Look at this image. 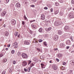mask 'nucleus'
Here are the masks:
<instances>
[{
	"instance_id": "nucleus-1",
	"label": "nucleus",
	"mask_w": 74,
	"mask_h": 74,
	"mask_svg": "<svg viewBox=\"0 0 74 74\" xmlns=\"http://www.w3.org/2000/svg\"><path fill=\"white\" fill-rule=\"evenodd\" d=\"M62 24V22L60 21H57L55 22L54 25L55 26H59Z\"/></svg>"
},
{
	"instance_id": "nucleus-2",
	"label": "nucleus",
	"mask_w": 74,
	"mask_h": 74,
	"mask_svg": "<svg viewBox=\"0 0 74 74\" xmlns=\"http://www.w3.org/2000/svg\"><path fill=\"white\" fill-rule=\"evenodd\" d=\"M22 56L23 59H27L28 57L27 55L25 53H23L22 54Z\"/></svg>"
},
{
	"instance_id": "nucleus-3",
	"label": "nucleus",
	"mask_w": 74,
	"mask_h": 74,
	"mask_svg": "<svg viewBox=\"0 0 74 74\" xmlns=\"http://www.w3.org/2000/svg\"><path fill=\"white\" fill-rule=\"evenodd\" d=\"M69 29L70 27L69 26H65L64 28V30H65V32H68L69 30Z\"/></svg>"
},
{
	"instance_id": "nucleus-4",
	"label": "nucleus",
	"mask_w": 74,
	"mask_h": 74,
	"mask_svg": "<svg viewBox=\"0 0 74 74\" xmlns=\"http://www.w3.org/2000/svg\"><path fill=\"white\" fill-rule=\"evenodd\" d=\"M11 23L13 25H15L16 23V21L14 19L12 20L11 21Z\"/></svg>"
},
{
	"instance_id": "nucleus-5",
	"label": "nucleus",
	"mask_w": 74,
	"mask_h": 74,
	"mask_svg": "<svg viewBox=\"0 0 74 74\" xmlns=\"http://www.w3.org/2000/svg\"><path fill=\"white\" fill-rule=\"evenodd\" d=\"M69 17L71 18H74V15H73V13L72 12H71L70 13Z\"/></svg>"
},
{
	"instance_id": "nucleus-6",
	"label": "nucleus",
	"mask_w": 74,
	"mask_h": 74,
	"mask_svg": "<svg viewBox=\"0 0 74 74\" xmlns=\"http://www.w3.org/2000/svg\"><path fill=\"white\" fill-rule=\"evenodd\" d=\"M31 26L33 30H35L36 29V25H34L32 24L31 25Z\"/></svg>"
},
{
	"instance_id": "nucleus-7",
	"label": "nucleus",
	"mask_w": 74,
	"mask_h": 74,
	"mask_svg": "<svg viewBox=\"0 0 74 74\" xmlns=\"http://www.w3.org/2000/svg\"><path fill=\"white\" fill-rule=\"evenodd\" d=\"M41 18L42 20H45V17L44 14H42L41 15Z\"/></svg>"
},
{
	"instance_id": "nucleus-8",
	"label": "nucleus",
	"mask_w": 74,
	"mask_h": 74,
	"mask_svg": "<svg viewBox=\"0 0 74 74\" xmlns=\"http://www.w3.org/2000/svg\"><path fill=\"white\" fill-rule=\"evenodd\" d=\"M54 38L55 40H58V36L56 34L54 36Z\"/></svg>"
},
{
	"instance_id": "nucleus-9",
	"label": "nucleus",
	"mask_w": 74,
	"mask_h": 74,
	"mask_svg": "<svg viewBox=\"0 0 74 74\" xmlns=\"http://www.w3.org/2000/svg\"><path fill=\"white\" fill-rule=\"evenodd\" d=\"M63 14H64V11L61 10L60 12V16H62L63 15Z\"/></svg>"
},
{
	"instance_id": "nucleus-10",
	"label": "nucleus",
	"mask_w": 74,
	"mask_h": 74,
	"mask_svg": "<svg viewBox=\"0 0 74 74\" xmlns=\"http://www.w3.org/2000/svg\"><path fill=\"white\" fill-rule=\"evenodd\" d=\"M27 63L26 62H22L23 66H26L27 65Z\"/></svg>"
},
{
	"instance_id": "nucleus-11",
	"label": "nucleus",
	"mask_w": 74,
	"mask_h": 74,
	"mask_svg": "<svg viewBox=\"0 0 74 74\" xmlns=\"http://www.w3.org/2000/svg\"><path fill=\"white\" fill-rule=\"evenodd\" d=\"M15 6L16 7H20L21 6V5L19 4V3H18L16 4Z\"/></svg>"
},
{
	"instance_id": "nucleus-12",
	"label": "nucleus",
	"mask_w": 74,
	"mask_h": 74,
	"mask_svg": "<svg viewBox=\"0 0 74 74\" xmlns=\"http://www.w3.org/2000/svg\"><path fill=\"white\" fill-rule=\"evenodd\" d=\"M24 44L25 45H29L30 44V42L28 41H25L24 42Z\"/></svg>"
},
{
	"instance_id": "nucleus-13",
	"label": "nucleus",
	"mask_w": 74,
	"mask_h": 74,
	"mask_svg": "<svg viewBox=\"0 0 74 74\" xmlns=\"http://www.w3.org/2000/svg\"><path fill=\"white\" fill-rule=\"evenodd\" d=\"M53 69H54L55 70H57V69H58V67L55 66V65H53Z\"/></svg>"
},
{
	"instance_id": "nucleus-14",
	"label": "nucleus",
	"mask_w": 74,
	"mask_h": 74,
	"mask_svg": "<svg viewBox=\"0 0 74 74\" xmlns=\"http://www.w3.org/2000/svg\"><path fill=\"white\" fill-rule=\"evenodd\" d=\"M14 70V68H13V67H11L10 68L9 70V73H12V70Z\"/></svg>"
},
{
	"instance_id": "nucleus-15",
	"label": "nucleus",
	"mask_w": 74,
	"mask_h": 74,
	"mask_svg": "<svg viewBox=\"0 0 74 74\" xmlns=\"http://www.w3.org/2000/svg\"><path fill=\"white\" fill-rule=\"evenodd\" d=\"M66 44L67 45H70V41L68 40L66 41Z\"/></svg>"
},
{
	"instance_id": "nucleus-16",
	"label": "nucleus",
	"mask_w": 74,
	"mask_h": 74,
	"mask_svg": "<svg viewBox=\"0 0 74 74\" xmlns=\"http://www.w3.org/2000/svg\"><path fill=\"white\" fill-rule=\"evenodd\" d=\"M18 43L17 42H15L14 44H13V46L12 47H14V46H17L18 45Z\"/></svg>"
},
{
	"instance_id": "nucleus-17",
	"label": "nucleus",
	"mask_w": 74,
	"mask_h": 74,
	"mask_svg": "<svg viewBox=\"0 0 74 74\" xmlns=\"http://www.w3.org/2000/svg\"><path fill=\"white\" fill-rule=\"evenodd\" d=\"M58 33L59 35H61L62 33V31L61 30H59L58 32Z\"/></svg>"
},
{
	"instance_id": "nucleus-18",
	"label": "nucleus",
	"mask_w": 74,
	"mask_h": 74,
	"mask_svg": "<svg viewBox=\"0 0 74 74\" xmlns=\"http://www.w3.org/2000/svg\"><path fill=\"white\" fill-rule=\"evenodd\" d=\"M57 56L58 58H61V57H62V54L61 53L58 54Z\"/></svg>"
},
{
	"instance_id": "nucleus-19",
	"label": "nucleus",
	"mask_w": 74,
	"mask_h": 74,
	"mask_svg": "<svg viewBox=\"0 0 74 74\" xmlns=\"http://www.w3.org/2000/svg\"><path fill=\"white\" fill-rule=\"evenodd\" d=\"M5 14H6V12L5 11L3 12L2 13V16H4V15H5Z\"/></svg>"
},
{
	"instance_id": "nucleus-20",
	"label": "nucleus",
	"mask_w": 74,
	"mask_h": 74,
	"mask_svg": "<svg viewBox=\"0 0 74 74\" xmlns=\"http://www.w3.org/2000/svg\"><path fill=\"white\" fill-rule=\"evenodd\" d=\"M39 32L40 33H42V29L41 28H40L39 29Z\"/></svg>"
},
{
	"instance_id": "nucleus-21",
	"label": "nucleus",
	"mask_w": 74,
	"mask_h": 74,
	"mask_svg": "<svg viewBox=\"0 0 74 74\" xmlns=\"http://www.w3.org/2000/svg\"><path fill=\"white\" fill-rule=\"evenodd\" d=\"M7 61V58H4L3 60V63H5Z\"/></svg>"
},
{
	"instance_id": "nucleus-22",
	"label": "nucleus",
	"mask_w": 74,
	"mask_h": 74,
	"mask_svg": "<svg viewBox=\"0 0 74 74\" xmlns=\"http://www.w3.org/2000/svg\"><path fill=\"white\" fill-rule=\"evenodd\" d=\"M51 29H52V28L51 27H49L47 30L46 31L47 32H49V31L51 30Z\"/></svg>"
},
{
	"instance_id": "nucleus-23",
	"label": "nucleus",
	"mask_w": 74,
	"mask_h": 74,
	"mask_svg": "<svg viewBox=\"0 0 74 74\" xmlns=\"http://www.w3.org/2000/svg\"><path fill=\"white\" fill-rule=\"evenodd\" d=\"M58 13H59V10H57L55 11L54 14L55 15H56V14H58Z\"/></svg>"
},
{
	"instance_id": "nucleus-24",
	"label": "nucleus",
	"mask_w": 74,
	"mask_h": 74,
	"mask_svg": "<svg viewBox=\"0 0 74 74\" xmlns=\"http://www.w3.org/2000/svg\"><path fill=\"white\" fill-rule=\"evenodd\" d=\"M5 36H8L9 35L8 32H5Z\"/></svg>"
},
{
	"instance_id": "nucleus-25",
	"label": "nucleus",
	"mask_w": 74,
	"mask_h": 74,
	"mask_svg": "<svg viewBox=\"0 0 74 74\" xmlns=\"http://www.w3.org/2000/svg\"><path fill=\"white\" fill-rule=\"evenodd\" d=\"M60 46L61 47H64V44L62 43H60Z\"/></svg>"
},
{
	"instance_id": "nucleus-26",
	"label": "nucleus",
	"mask_w": 74,
	"mask_h": 74,
	"mask_svg": "<svg viewBox=\"0 0 74 74\" xmlns=\"http://www.w3.org/2000/svg\"><path fill=\"white\" fill-rule=\"evenodd\" d=\"M30 66L29 67H31H31H33V66H34V64L33 63H31L30 64Z\"/></svg>"
},
{
	"instance_id": "nucleus-27",
	"label": "nucleus",
	"mask_w": 74,
	"mask_h": 74,
	"mask_svg": "<svg viewBox=\"0 0 74 74\" xmlns=\"http://www.w3.org/2000/svg\"><path fill=\"white\" fill-rule=\"evenodd\" d=\"M17 55H18V56H20V55H21V52L18 51V52Z\"/></svg>"
},
{
	"instance_id": "nucleus-28",
	"label": "nucleus",
	"mask_w": 74,
	"mask_h": 74,
	"mask_svg": "<svg viewBox=\"0 0 74 74\" xmlns=\"http://www.w3.org/2000/svg\"><path fill=\"white\" fill-rule=\"evenodd\" d=\"M55 5L56 6H58L59 5V3H56L55 4Z\"/></svg>"
},
{
	"instance_id": "nucleus-29",
	"label": "nucleus",
	"mask_w": 74,
	"mask_h": 74,
	"mask_svg": "<svg viewBox=\"0 0 74 74\" xmlns=\"http://www.w3.org/2000/svg\"><path fill=\"white\" fill-rule=\"evenodd\" d=\"M5 73H6V71H3L2 72L1 74H5Z\"/></svg>"
},
{
	"instance_id": "nucleus-30",
	"label": "nucleus",
	"mask_w": 74,
	"mask_h": 74,
	"mask_svg": "<svg viewBox=\"0 0 74 74\" xmlns=\"http://www.w3.org/2000/svg\"><path fill=\"white\" fill-rule=\"evenodd\" d=\"M31 69V68L30 67H29V68L27 69V71L28 72H30V70Z\"/></svg>"
},
{
	"instance_id": "nucleus-31",
	"label": "nucleus",
	"mask_w": 74,
	"mask_h": 74,
	"mask_svg": "<svg viewBox=\"0 0 74 74\" xmlns=\"http://www.w3.org/2000/svg\"><path fill=\"white\" fill-rule=\"evenodd\" d=\"M43 44L45 46H47V42H44Z\"/></svg>"
},
{
	"instance_id": "nucleus-32",
	"label": "nucleus",
	"mask_w": 74,
	"mask_h": 74,
	"mask_svg": "<svg viewBox=\"0 0 74 74\" xmlns=\"http://www.w3.org/2000/svg\"><path fill=\"white\" fill-rule=\"evenodd\" d=\"M70 39H71V41H73V37L72 36H71L70 37Z\"/></svg>"
},
{
	"instance_id": "nucleus-33",
	"label": "nucleus",
	"mask_w": 74,
	"mask_h": 74,
	"mask_svg": "<svg viewBox=\"0 0 74 74\" xmlns=\"http://www.w3.org/2000/svg\"><path fill=\"white\" fill-rule=\"evenodd\" d=\"M13 64H16V61L15 60H14L12 62Z\"/></svg>"
},
{
	"instance_id": "nucleus-34",
	"label": "nucleus",
	"mask_w": 74,
	"mask_h": 74,
	"mask_svg": "<svg viewBox=\"0 0 74 74\" xmlns=\"http://www.w3.org/2000/svg\"><path fill=\"white\" fill-rule=\"evenodd\" d=\"M11 53L12 54H13V53H15V50H12L11 51Z\"/></svg>"
},
{
	"instance_id": "nucleus-35",
	"label": "nucleus",
	"mask_w": 74,
	"mask_h": 74,
	"mask_svg": "<svg viewBox=\"0 0 74 74\" xmlns=\"http://www.w3.org/2000/svg\"><path fill=\"white\" fill-rule=\"evenodd\" d=\"M38 41L39 42H42V40L39 39Z\"/></svg>"
},
{
	"instance_id": "nucleus-36",
	"label": "nucleus",
	"mask_w": 74,
	"mask_h": 74,
	"mask_svg": "<svg viewBox=\"0 0 74 74\" xmlns=\"http://www.w3.org/2000/svg\"><path fill=\"white\" fill-rule=\"evenodd\" d=\"M18 34V32H16L14 34V35H15V36H17Z\"/></svg>"
},
{
	"instance_id": "nucleus-37",
	"label": "nucleus",
	"mask_w": 74,
	"mask_h": 74,
	"mask_svg": "<svg viewBox=\"0 0 74 74\" xmlns=\"http://www.w3.org/2000/svg\"><path fill=\"white\" fill-rule=\"evenodd\" d=\"M28 65H29V64H30V63H31L32 62V61L29 60L28 61Z\"/></svg>"
},
{
	"instance_id": "nucleus-38",
	"label": "nucleus",
	"mask_w": 74,
	"mask_h": 74,
	"mask_svg": "<svg viewBox=\"0 0 74 74\" xmlns=\"http://www.w3.org/2000/svg\"><path fill=\"white\" fill-rule=\"evenodd\" d=\"M71 63H73V64H74V60H72L71 61Z\"/></svg>"
},
{
	"instance_id": "nucleus-39",
	"label": "nucleus",
	"mask_w": 74,
	"mask_h": 74,
	"mask_svg": "<svg viewBox=\"0 0 74 74\" xmlns=\"http://www.w3.org/2000/svg\"><path fill=\"white\" fill-rule=\"evenodd\" d=\"M3 56V54H0V58H1Z\"/></svg>"
},
{
	"instance_id": "nucleus-40",
	"label": "nucleus",
	"mask_w": 74,
	"mask_h": 74,
	"mask_svg": "<svg viewBox=\"0 0 74 74\" xmlns=\"http://www.w3.org/2000/svg\"><path fill=\"white\" fill-rule=\"evenodd\" d=\"M50 11L51 12H53V8H51L50 9Z\"/></svg>"
},
{
	"instance_id": "nucleus-41",
	"label": "nucleus",
	"mask_w": 74,
	"mask_h": 74,
	"mask_svg": "<svg viewBox=\"0 0 74 74\" xmlns=\"http://www.w3.org/2000/svg\"><path fill=\"white\" fill-rule=\"evenodd\" d=\"M24 18L25 20H26L27 19V18L26 17V16L25 15L24 17Z\"/></svg>"
},
{
	"instance_id": "nucleus-42",
	"label": "nucleus",
	"mask_w": 74,
	"mask_h": 74,
	"mask_svg": "<svg viewBox=\"0 0 74 74\" xmlns=\"http://www.w3.org/2000/svg\"><path fill=\"white\" fill-rule=\"evenodd\" d=\"M71 2L72 4H74V0H72Z\"/></svg>"
},
{
	"instance_id": "nucleus-43",
	"label": "nucleus",
	"mask_w": 74,
	"mask_h": 74,
	"mask_svg": "<svg viewBox=\"0 0 74 74\" xmlns=\"http://www.w3.org/2000/svg\"><path fill=\"white\" fill-rule=\"evenodd\" d=\"M36 49L38 51H40V49L39 48H37Z\"/></svg>"
},
{
	"instance_id": "nucleus-44",
	"label": "nucleus",
	"mask_w": 74,
	"mask_h": 74,
	"mask_svg": "<svg viewBox=\"0 0 74 74\" xmlns=\"http://www.w3.org/2000/svg\"><path fill=\"white\" fill-rule=\"evenodd\" d=\"M62 64L63 65H65V64H66V62H63Z\"/></svg>"
},
{
	"instance_id": "nucleus-45",
	"label": "nucleus",
	"mask_w": 74,
	"mask_h": 74,
	"mask_svg": "<svg viewBox=\"0 0 74 74\" xmlns=\"http://www.w3.org/2000/svg\"><path fill=\"white\" fill-rule=\"evenodd\" d=\"M44 9L45 10H47L48 9V8L47 7H45L44 8Z\"/></svg>"
},
{
	"instance_id": "nucleus-46",
	"label": "nucleus",
	"mask_w": 74,
	"mask_h": 74,
	"mask_svg": "<svg viewBox=\"0 0 74 74\" xmlns=\"http://www.w3.org/2000/svg\"><path fill=\"white\" fill-rule=\"evenodd\" d=\"M60 2L61 3H63V1H62V0H61L60 1Z\"/></svg>"
},
{
	"instance_id": "nucleus-47",
	"label": "nucleus",
	"mask_w": 74,
	"mask_h": 74,
	"mask_svg": "<svg viewBox=\"0 0 74 74\" xmlns=\"http://www.w3.org/2000/svg\"><path fill=\"white\" fill-rule=\"evenodd\" d=\"M22 24H23V25H25V21H22Z\"/></svg>"
},
{
	"instance_id": "nucleus-48",
	"label": "nucleus",
	"mask_w": 74,
	"mask_h": 74,
	"mask_svg": "<svg viewBox=\"0 0 74 74\" xmlns=\"http://www.w3.org/2000/svg\"><path fill=\"white\" fill-rule=\"evenodd\" d=\"M24 70L25 71H27V69H26L25 68L24 69Z\"/></svg>"
},
{
	"instance_id": "nucleus-49",
	"label": "nucleus",
	"mask_w": 74,
	"mask_h": 74,
	"mask_svg": "<svg viewBox=\"0 0 74 74\" xmlns=\"http://www.w3.org/2000/svg\"><path fill=\"white\" fill-rule=\"evenodd\" d=\"M64 67L62 66L61 69V70H64Z\"/></svg>"
},
{
	"instance_id": "nucleus-50",
	"label": "nucleus",
	"mask_w": 74,
	"mask_h": 74,
	"mask_svg": "<svg viewBox=\"0 0 74 74\" xmlns=\"http://www.w3.org/2000/svg\"><path fill=\"white\" fill-rule=\"evenodd\" d=\"M56 60L57 61V62H59V60L58 59L56 58Z\"/></svg>"
},
{
	"instance_id": "nucleus-51",
	"label": "nucleus",
	"mask_w": 74,
	"mask_h": 74,
	"mask_svg": "<svg viewBox=\"0 0 74 74\" xmlns=\"http://www.w3.org/2000/svg\"><path fill=\"white\" fill-rule=\"evenodd\" d=\"M72 8L71 7H70L69 8V10H71Z\"/></svg>"
},
{
	"instance_id": "nucleus-52",
	"label": "nucleus",
	"mask_w": 74,
	"mask_h": 74,
	"mask_svg": "<svg viewBox=\"0 0 74 74\" xmlns=\"http://www.w3.org/2000/svg\"><path fill=\"white\" fill-rule=\"evenodd\" d=\"M58 49V48H56V49H54V50L55 51H57Z\"/></svg>"
},
{
	"instance_id": "nucleus-53",
	"label": "nucleus",
	"mask_w": 74,
	"mask_h": 74,
	"mask_svg": "<svg viewBox=\"0 0 74 74\" xmlns=\"http://www.w3.org/2000/svg\"><path fill=\"white\" fill-rule=\"evenodd\" d=\"M69 48H70V47L69 46H67L66 47V49H69Z\"/></svg>"
},
{
	"instance_id": "nucleus-54",
	"label": "nucleus",
	"mask_w": 74,
	"mask_h": 74,
	"mask_svg": "<svg viewBox=\"0 0 74 74\" xmlns=\"http://www.w3.org/2000/svg\"><path fill=\"white\" fill-rule=\"evenodd\" d=\"M31 6L32 7H35V6L34 5H31Z\"/></svg>"
},
{
	"instance_id": "nucleus-55",
	"label": "nucleus",
	"mask_w": 74,
	"mask_h": 74,
	"mask_svg": "<svg viewBox=\"0 0 74 74\" xmlns=\"http://www.w3.org/2000/svg\"><path fill=\"white\" fill-rule=\"evenodd\" d=\"M10 44L8 45H7V47L8 48H10Z\"/></svg>"
},
{
	"instance_id": "nucleus-56",
	"label": "nucleus",
	"mask_w": 74,
	"mask_h": 74,
	"mask_svg": "<svg viewBox=\"0 0 74 74\" xmlns=\"http://www.w3.org/2000/svg\"><path fill=\"white\" fill-rule=\"evenodd\" d=\"M9 0H6V3H8L9 2Z\"/></svg>"
},
{
	"instance_id": "nucleus-57",
	"label": "nucleus",
	"mask_w": 74,
	"mask_h": 74,
	"mask_svg": "<svg viewBox=\"0 0 74 74\" xmlns=\"http://www.w3.org/2000/svg\"><path fill=\"white\" fill-rule=\"evenodd\" d=\"M16 46H14V47H13V48H17V47H16Z\"/></svg>"
},
{
	"instance_id": "nucleus-58",
	"label": "nucleus",
	"mask_w": 74,
	"mask_h": 74,
	"mask_svg": "<svg viewBox=\"0 0 74 74\" xmlns=\"http://www.w3.org/2000/svg\"><path fill=\"white\" fill-rule=\"evenodd\" d=\"M4 50H2L1 51L2 53H4Z\"/></svg>"
},
{
	"instance_id": "nucleus-59",
	"label": "nucleus",
	"mask_w": 74,
	"mask_h": 74,
	"mask_svg": "<svg viewBox=\"0 0 74 74\" xmlns=\"http://www.w3.org/2000/svg\"><path fill=\"white\" fill-rule=\"evenodd\" d=\"M69 71H70V72L71 73H72V72H73L72 70H70Z\"/></svg>"
},
{
	"instance_id": "nucleus-60",
	"label": "nucleus",
	"mask_w": 74,
	"mask_h": 74,
	"mask_svg": "<svg viewBox=\"0 0 74 74\" xmlns=\"http://www.w3.org/2000/svg\"><path fill=\"white\" fill-rule=\"evenodd\" d=\"M8 48H6L5 49V50L6 51H8Z\"/></svg>"
},
{
	"instance_id": "nucleus-61",
	"label": "nucleus",
	"mask_w": 74,
	"mask_h": 74,
	"mask_svg": "<svg viewBox=\"0 0 74 74\" xmlns=\"http://www.w3.org/2000/svg\"><path fill=\"white\" fill-rule=\"evenodd\" d=\"M36 1H37V0H34V2H36Z\"/></svg>"
},
{
	"instance_id": "nucleus-62",
	"label": "nucleus",
	"mask_w": 74,
	"mask_h": 74,
	"mask_svg": "<svg viewBox=\"0 0 74 74\" xmlns=\"http://www.w3.org/2000/svg\"><path fill=\"white\" fill-rule=\"evenodd\" d=\"M49 63H52V61H49Z\"/></svg>"
},
{
	"instance_id": "nucleus-63",
	"label": "nucleus",
	"mask_w": 74,
	"mask_h": 74,
	"mask_svg": "<svg viewBox=\"0 0 74 74\" xmlns=\"http://www.w3.org/2000/svg\"><path fill=\"white\" fill-rule=\"evenodd\" d=\"M32 22H34L35 21V20H33V21H32Z\"/></svg>"
},
{
	"instance_id": "nucleus-64",
	"label": "nucleus",
	"mask_w": 74,
	"mask_h": 74,
	"mask_svg": "<svg viewBox=\"0 0 74 74\" xmlns=\"http://www.w3.org/2000/svg\"><path fill=\"white\" fill-rule=\"evenodd\" d=\"M44 66V64H43L42 65H41V66H42V67H43V66Z\"/></svg>"
}]
</instances>
